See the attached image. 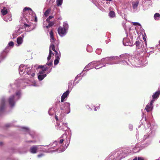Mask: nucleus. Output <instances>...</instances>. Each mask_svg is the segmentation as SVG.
I'll return each mask as SVG.
<instances>
[{
  "label": "nucleus",
  "instance_id": "1",
  "mask_svg": "<svg viewBox=\"0 0 160 160\" xmlns=\"http://www.w3.org/2000/svg\"><path fill=\"white\" fill-rule=\"evenodd\" d=\"M20 20L22 23H24V25H20L17 30V34H20L23 32L26 29V28H28L31 26V24L29 23V21L34 20L35 21H37V18L35 13L30 8L26 7L23 9L22 16L20 17Z\"/></svg>",
  "mask_w": 160,
  "mask_h": 160
},
{
  "label": "nucleus",
  "instance_id": "2",
  "mask_svg": "<svg viewBox=\"0 0 160 160\" xmlns=\"http://www.w3.org/2000/svg\"><path fill=\"white\" fill-rule=\"evenodd\" d=\"M31 69L30 67L24 65L23 64H21L20 65L19 68V73L20 75H22L25 73L27 75H29L31 78V79L25 78L26 80H28L30 81H32V77H33L35 75V72L32 70H31Z\"/></svg>",
  "mask_w": 160,
  "mask_h": 160
},
{
  "label": "nucleus",
  "instance_id": "3",
  "mask_svg": "<svg viewBox=\"0 0 160 160\" xmlns=\"http://www.w3.org/2000/svg\"><path fill=\"white\" fill-rule=\"evenodd\" d=\"M21 96L20 91H17L15 94L10 96L8 98V101L11 107L14 106L16 102L18 100Z\"/></svg>",
  "mask_w": 160,
  "mask_h": 160
},
{
  "label": "nucleus",
  "instance_id": "4",
  "mask_svg": "<svg viewBox=\"0 0 160 160\" xmlns=\"http://www.w3.org/2000/svg\"><path fill=\"white\" fill-rule=\"evenodd\" d=\"M64 116H55V119L57 121L58 120V118H59V120H60V122L58 123L57 122V124L58 126L57 128L58 129L60 130H62L64 131L65 129L68 128L67 127V123L64 120L61 119V118L63 117Z\"/></svg>",
  "mask_w": 160,
  "mask_h": 160
},
{
  "label": "nucleus",
  "instance_id": "5",
  "mask_svg": "<svg viewBox=\"0 0 160 160\" xmlns=\"http://www.w3.org/2000/svg\"><path fill=\"white\" fill-rule=\"evenodd\" d=\"M100 65L99 61H93L86 66L84 69L83 71H86L92 68H95L96 69H99L100 68Z\"/></svg>",
  "mask_w": 160,
  "mask_h": 160
},
{
  "label": "nucleus",
  "instance_id": "6",
  "mask_svg": "<svg viewBox=\"0 0 160 160\" xmlns=\"http://www.w3.org/2000/svg\"><path fill=\"white\" fill-rule=\"evenodd\" d=\"M50 36V41H51V45L49 47V52L50 54L51 53H52V55L54 56V54L52 51V50L53 51H55V46L56 45V43L55 41H56L55 39L54 36L53 35V32L52 31H51L49 33Z\"/></svg>",
  "mask_w": 160,
  "mask_h": 160
},
{
  "label": "nucleus",
  "instance_id": "7",
  "mask_svg": "<svg viewBox=\"0 0 160 160\" xmlns=\"http://www.w3.org/2000/svg\"><path fill=\"white\" fill-rule=\"evenodd\" d=\"M60 109L62 113H69L70 112V104L68 102L64 103L61 106Z\"/></svg>",
  "mask_w": 160,
  "mask_h": 160
},
{
  "label": "nucleus",
  "instance_id": "8",
  "mask_svg": "<svg viewBox=\"0 0 160 160\" xmlns=\"http://www.w3.org/2000/svg\"><path fill=\"white\" fill-rule=\"evenodd\" d=\"M53 56L52 55V53H51L50 54V53H49L48 56L47 58V60L48 62H47L46 64L43 66L44 67H46L48 68V70L50 69V71H49V72H50L52 69V60H50L51 57L52 56Z\"/></svg>",
  "mask_w": 160,
  "mask_h": 160
},
{
  "label": "nucleus",
  "instance_id": "9",
  "mask_svg": "<svg viewBox=\"0 0 160 160\" xmlns=\"http://www.w3.org/2000/svg\"><path fill=\"white\" fill-rule=\"evenodd\" d=\"M20 83V86H22L24 85V83H25V81L21 79L18 80L16 81L15 83L14 84L10 85L9 86V88L10 90H9V92H14V91L12 89V88H14L16 86H18V83Z\"/></svg>",
  "mask_w": 160,
  "mask_h": 160
},
{
  "label": "nucleus",
  "instance_id": "10",
  "mask_svg": "<svg viewBox=\"0 0 160 160\" xmlns=\"http://www.w3.org/2000/svg\"><path fill=\"white\" fill-rule=\"evenodd\" d=\"M160 95V91H158L156 92L153 94L152 95V99L150 102V105H152L153 103L159 97Z\"/></svg>",
  "mask_w": 160,
  "mask_h": 160
},
{
  "label": "nucleus",
  "instance_id": "11",
  "mask_svg": "<svg viewBox=\"0 0 160 160\" xmlns=\"http://www.w3.org/2000/svg\"><path fill=\"white\" fill-rule=\"evenodd\" d=\"M6 104V101L4 98H2L0 100V113L4 109Z\"/></svg>",
  "mask_w": 160,
  "mask_h": 160
},
{
  "label": "nucleus",
  "instance_id": "12",
  "mask_svg": "<svg viewBox=\"0 0 160 160\" xmlns=\"http://www.w3.org/2000/svg\"><path fill=\"white\" fill-rule=\"evenodd\" d=\"M58 32L61 37L64 36L67 33V30L62 27H59L58 29Z\"/></svg>",
  "mask_w": 160,
  "mask_h": 160
},
{
  "label": "nucleus",
  "instance_id": "13",
  "mask_svg": "<svg viewBox=\"0 0 160 160\" xmlns=\"http://www.w3.org/2000/svg\"><path fill=\"white\" fill-rule=\"evenodd\" d=\"M21 129L22 131L26 132H27L29 133L32 138H34L33 135L35 134V132L34 131H31L28 128L25 127H22Z\"/></svg>",
  "mask_w": 160,
  "mask_h": 160
},
{
  "label": "nucleus",
  "instance_id": "14",
  "mask_svg": "<svg viewBox=\"0 0 160 160\" xmlns=\"http://www.w3.org/2000/svg\"><path fill=\"white\" fill-rule=\"evenodd\" d=\"M38 68H42V70L39 71V73L38 74L39 75H44V72L48 70V68L46 67H44L42 65L38 67Z\"/></svg>",
  "mask_w": 160,
  "mask_h": 160
},
{
  "label": "nucleus",
  "instance_id": "15",
  "mask_svg": "<svg viewBox=\"0 0 160 160\" xmlns=\"http://www.w3.org/2000/svg\"><path fill=\"white\" fill-rule=\"evenodd\" d=\"M70 91L68 90L63 93L61 96V102H63L65 99L68 95Z\"/></svg>",
  "mask_w": 160,
  "mask_h": 160
},
{
  "label": "nucleus",
  "instance_id": "16",
  "mask_svg": "<svg viewBox=\"0 0 160 160\" xmlns=\"http://www.w3.org/2000/svg\"><path fill=\"white\" fill-rule=\"evenodd\" d=\"M39 146H34L30 148V151L31 153H36Z\"/></svg>",
  "mask_w": 160,
  "mask_h": 160
},
{
  "label": "nucleus",
  "instance_id": "17",
  "mask_svg": "<svg viewBox=\"0 0 160 160\" xmlns=\"http://www.w3.org/2000/svg\"><path fill=\"white\" fill-rule=\"evenodd\" d=\"M23 41V38L21 37H19L17 38V44L16 45L18 46L21 45Z\"/></svg>",
  "mask_w": 160,
  "mask_h": 160
},
{
  "label": "nucleus",
  "instance_id": "18",
  "mask_svg": "<svg viewBox=\"0 0 160 160\" xmlns=\"http://www.w3.org/2000/svg\"><path fill=\"white\" fill-rule=\"evenodd\" d=\"M53 51L55 52V58L60 59L61 57V53L59 51H57L55 49V51Z\"/></svg>",
  "mask_w": 160,
  "mask_h": 160
},
{
  "label": "nucleus",
  "instance_id": "19",
  "mask_svg": "<svg viewBox=\"0 0 160 160\" xmlns=\"http://www.w3.org/2000/svg\"><path fill=\"white\" fill-rule=\"evenodd\" d=\"M130 40L127 38H124L123 41V44L125 46L130 45Z\"/></svg>",
  "mask_w": 160,
  "mask_h": 160
},
{
  "label": "nucleus",
  "instance_id": "20",
  "mask_svg": "<svg viewBox=\"0 0 160 160\" xmlns=\"http://www.w3.org/2000/svg\"><path fill=\"white\" fill-rule=\"evenodd\" d=\"M64 138H67V134L66 133H64L60 138V139L59 140V142H58V144H62V143L64 141Z\"/></svg>",
  "mask_w": 160,
  "mask_h": 160
},
{
  "label": "nucleus",
  "instance_id": "21",
  "mask_svg": "<svg viewBox=\"0 0 160 160\" xmlns=\"http://www.w3.org/2000/svg\"><path fill=\"white\" fill-rule=\"evenodd\" d=\"M58 142L57 141H55L52 143H51L49 145V146L51 147V148H54L56 146L58 145Z\"/></svg>",
  "mask_w": 160,
  "mask_h": 160
},
{
  "label": "nucleus",
  "instance_id": "22",
  "mask_svg": "<svg viewBox=\"0 0 160 160\" xmlns=\"http://www.w3.org/2000/svg\"><path fill=\"white\" fill-rule=\"evenodd\" d=\"M4 20L6 22L10 21L12 20L11 16L10 15H8L6 17L3 18Z\"/></svg>",
  "mask_w": 160,
  "mask_h": 160
},
{
  "label": "nucleus",
  "instance_id": "23",
  "mask_svg": "<svg viewBox=\"0 0 160 160\" xmlns=\"http://www.w3.org/2000/svg\"><path fill=\"white\" fill-rule=\"evenodd\" d=\"M1 12L3 15H4L8 13L7 9L5 7H4L3 9L1 10Z\"/></svg>",
  "mask_w": 160,
  "mask_h": 160
},
{
  "label": "nucleus",
  "instance_id": "24",
  "mask_svg": "<svg viewBox=\"0 0 160 160\" xmlns=\"http://www.w3.org/2000/svg\"><path fill=\"white\" fill-rule=\"evenodd\" d=\"M154 19L156 20H159L160 19V14L158 13H156L154 16Z\"/></svg>",
  "mask_w": 160,
  "mask_h": 160
},
{
  "label": "nucleus",
  "instance_id": "25",
  "mask_svg": "<svg viewBox=\"0 0 160 160\" xmlns=\"http://www.w3.org/2000/svg\"><path fill=\"white\" fill-rule=\"evenodd\" d=\"M139 4L138 1L134 2H132V5L133 8L134 9L137 8Z\"/></svg>",
  "mask_w": 160,
  "mask_h": 160
},
{
  "label": "nucleus",
  "instance_id": "26",
  "mask_svg": "<svg viewBox=\"0 0 160 160\" xmlns=\"http://www.w3.org/2000/svg\"><path fill=\"white\" fill-rule=\"evenodd\" d=\"M46 76V74H44V75L38 74V79L40 81L42 80Z\"/></svg>",
  "mask_w": 160,
  "mask_h": 160
},
{
  "label": "nucleus",
  "instance_id": "27",
  "mask_svg": "<svg viewBox=\"0 0 160 160\" xmlns=\"http://www.w3.org/2000/svg\"><path fill=\"white\" fill-rule=\"evenodd\" d=\"M55 113V111L53 108H51L48 111V113L50 115H52Z\"/></svg>",
  "mask_w": 160,
  "mask_h": 160
},
{
  "label": "nucleus",
  "instance_id": "28",
  "mask_svg": "<svg viewBox=\"0 0 160 160\" xmlns=\"http://www.w3.org/2000/svg\"><path fill=\"white\" fill-rule=\"evenodd\" d=\"M152 106L150 105H150H147L145 109L148 112L152 110Z\"/></svg>",
  "mask_w": 160,
  "mask_h": 160
},
{
  "label": "nucleus",
  "instance_id": "29",
  "mask_svg": "<svg viewBox=\"0 0 160 160\" xmlns=\"http://www.w3.org/2000/svg\"><path fill=\"white\" fill-rule=\"evenodd\" d=\"M109 16L110 18H113L115 16V13L113 11H111L109 13Z\"/></svg>",
  "mask_w": 160,
  "mask_h": 160
},
{
  "label": "nucleus",
  "instance_id": "30",
  "mask_svg": "<svg viewBox=\"0 0 160 160\" xmlns=\"http://www.w3.org/2000/svg\"><path fill=\"white\" fill-rule=\"evenodd\" d=\"M6 56V53L4 51L0 54V59L1 60H2Z\"/></svg>",
  "mask_w": 160,
  "mask_h": 160
},
{
  "label": "nucleus",
  "instance_id": "31",
  "mask_svg": "<svg viewBox=\"0 0 160 160\" xmlns=\"http://www.w3.org/2000/svg\"><path fill=\"white\" fill-rule=\"evenodd\" d=\"M38 149H40V151L46 152H50L49 150H46L44 148H43V147L42 146H39L38 147Z\"/></svg>",
  "mask_w": 160,
  "mask_h": 160
},
{
  "label": "nucleus",
  "instance_id": "32",
  "mask_svg": "<svg viewBox=\"0 0 160 160\" xmlns=\"http://www.w3.org/2000/svg\"><path fill=\"white\" fill-rule=\"evenodd\" d=\"M63 2V0H57V6L58 7L61 6Z\"/></svg>",
  "mask_w": 160,
  "mask_h": 160
},
{
  "label": "nucleus",
  "instance_id": "33",
  "mask_svg": "<svg viewBox=\"0 0 160 160\" xmlns=\"http://www.w3.org/2000/svg\"><path fill=\"white\" fill-rule=\"evenodd\" d=\"M49 23L48 25H47L45 26V27L47 28H48L49 27H51L54 24V23L53 22H47Z\"/></svg>",
  "mask_w": 160,
  "mask_h": 160
},
{
  "label": "nucleus",
  "instance_id": "34",
  "mask_svg": "<svg viewBox=\"0 0 160 160\" xmlns=\"http://www.w3.org/2000/svg\"><path fill=\"white\" fill-rule=\"evenodd\" d=\"M90 108L91 110L93 109H94L95 111H96L98 110H99V106L95 107V106H91V107H89Z\"/></svg>",
  "mask_w": 160,
  "mask_h": 160
},
{
  "label": "nucleus",
  "instance_id": "35",
  "mask_svg": "<svg viewBox=\"0 0 160 160\" xmlns=\"http://www.w3.org/2000/svg\"><path fill=\"white\" fill-rule=\"evenodd\" d=\"M68 25L67 22H64L63 23V27H62L64 29H65L66 30L68 28Z\"/></svg>",
  "mask_w": 160,
  "mask_h": 160
},
{
  "label": "nucleus",
  "instance_id": "36",
  "mask_svg": "<svg viewBox=\"0 0 160 160\" xmlns=\"http://www.w3.org/2000/svg\"><path fill=\"white\" fill-rule=\"evenodd\" d=\"M50 12V10L49 9H48L44 12V15L46 17H47L48 16L49 14V13Z\"/></svg>",
  "mask_w": 160,
  "mask_h": 160
},
{
  "label": "nucleus",
  "instance_id": "37",
  "mask_svg": "<svg viewBox=\"0 0 160 160\" xmlns=\"http://www.w3.org/2000/svg\"><path fill=\"white\" fill-rule=\"evenodd\" d=\"M94 4L95 5L98 7V8H99V3L98 2V1L96 0H95V1H94Z\"/></svg>",
  "mask_w": 160,
  "mask_h": 160
},
{
  "label": "nucleus",
  "instance_id": "38",
  "mask_svg": "<svg viewBox=\"0 0 160 160\" xmlns=\"http://www.w3.org/2000/svg\"><path fill=\"white\" fill-rule=\"evenodd\" d=\"M60 59L55 58L54 61V64L55 65H57L59 62V60Z\"/></svg>",
  "mask_w": 160,
  "mask_h": 160
},
{
  "label": "nucleus",
  "instance_id": "39",
  "mask_svg": "<svg viewBox=\"0 0 160 160\" xmlns=\"http://www.w3.org/2000/svg\"><path fill=\"white\" fill-rule=\"evenodd\" d=\"M54 18L53 16H50L48 18L46 21L47 22H49L50 21V20L51 19L53 18Z\"/></svg>",
  "mask_w": 160,
  "mask_h": 160
},
{
  "label": "nucleus",
  "instance_id": "40",
  "mask_svg": "<svg viewBox=\"0 0 160 160\" xmlns=\"http://www.w3.org/2000/svg\"><path fill=\"white\" fill-rule=\"evenodd\" d=\"M8 46L10 47H12L14 45V43L12 41H11L8 44Z\"/></svg>",
  "mask_w": 160,
  "mask_h": 160
},
{
  "label": "nucleus",
  "instance_id": "41",
  "mask_svg": "<svg viewBox=\"0 0 160 160\" xmlns=\"http://www.w3.org/2000/svg\"><path fill=\"white\" fill-rule=\"evenodd\" d=\"M72 83V81H71L69 82L68 83V87L69 88H71V85Z\"/></svg>",
  "mask_w": 160,
  "mask_h": 160
},
{
  "label": "nucleus",
  "instance_id": "42",
  "mask_svg": "<svg viewBox=\"0 0 160 160\" xmlns=\"http://www.w3.org/2000/svg\"><path fill=\"white\" fill-rule=\"evenodd\" d=\"M68 140L67 139V142H66V144H67V145L66 146V147H68V146L69 144V143H70V138H68Z\"/></svg>",
  "mask_w": 160,
  "mask_h": 160
},
{
  "label": "nucleus",
  "instance_id": "43",
  "mask_svg": "<svg viewBox=\"0 0 160 160\" xmlns=\"http://www.w3.org/2000/svg\"><path fill=\"white\" fill-rule=\"evenodd\" d=\"M132 24L134 26H140V24L137 22H133L132 23Z\"/></svg>",
  "mask_w": 160,
  "mask_h": 160
},
{
  "label": "nucleus",
  "instance_id": "44",
  "mask_svg": "<svg viewBox=\"0 0 160 160\" xmlns=\"http://www.w3.org/2000/svg\"><path fill=\"white\" fill-rule=\"evenodd\" d=\"M136 46H138L140 44V42L139 41H137L135 42Z\"/></svg>",
  "mask_w": 160,
  "mask_h": 160
},
{
  "label": "nucleus",
  "instance_id": "45",
  "mask_svg": "<svg viewBox=\"0 0 160 160\" xmlns=\"http://www.w3.org/2000/svg\"><path fill=\"white\" fill-rule=\"evenodd\" d=\"M90 46H89V45H88V47H87V51L88 52H91L92 51V49H91V50H88V48H90Z\"/></svg>",
  "mask_w": 160,
  "mask_h": 160
},
{
  "label": "nucleus",
  "instance_id": "46",
  "mask_svg": "<svg viewBox=\"0 0 160 160\" xmlns=\"http://www.w3.org/2000/svg\"><path fill=\"white\" fill-rule=\"evenodd\" d=\"M80 77V74H78L75 77V81L78 78H79Z\"/></svg>",
  "mask_w": 160,
  "mask_h": 160
},
{
  "label": "nucleus",
  "instance_id": "47",
  "mask_svg": "<svg viewBox=\"0 0 160 160\" xmlns=\"http://www.w3.org/2000/svg\"><path fill=\"white\" fill-rule=\"evenodd\" d=\"M12 126V125L11 123H8L6 125V126L7 127H9Z\"/></svg>",
  "mask_w": 160,
  "mask_h": 160
},
{
  "label": "nucleus",
  "instance_id": "48",
  "mask_svg": "<svg viewBox=\"0 0 160 160\" xmlns=\"http://www.w3.org/2000/svg\"><path fill=\"white\" fill-rule=\"evenodd\" d=\"M96 53L98 54H99V49H97L96 51Z\"/></svg>",
  "mask_w": 160,
  "mask_h": 160
},
{
  "label": "nucleus",
  "instance_id": "49",
  "mask_svg": "<svg viewBox=\"0 0 160 160\" xmlns=\"http://www.w3.org/2000/svg\"><path fill=\"white\" fill-rule=\"evenodd\" d=\"M44 156V154H40L38 155V158H40L42 157V156Z\"/></svg>",
  "mask_w": 160,
  "mask_h": 160
},
{
  "label": "nucleus",
  "instance_id": "50",
  "mask_svg": "<svg viewBox=\"0 0 160 160\" xmlns=\"http://www.w3.org/2000/svg\"><path fill=\"white\" fill-rule=\"evenodd\" d=\"M138 160H144L143 158L141 157H138Z\"/></svg>",
  "mask_w": 160,
  "mask_h": 160
},
{
  "label": "nucleus",
  "instance_id": "51",
  "mask_svg": "<svg viewBox=\"0 0 160 160\" xmlns=\"http://www.w3.org/2000/svg\"><path fill=\"white\" fill-rule=\"evenodd\" d=\"M143 40L145 42H146V40L145 38H143Z\"/></svg>",
  "mask_w": 160,
  "mask_h": 160
},
{
  "label": "nucleus",
  "instance_id": "52",
  "mask_svg": "<svg viewBox=\"0 0 160 160\" xmlns=\"http://www.w3.org/2000/svg\"><path fill=\"white\" fill-rule=\"evenodd\" d=\"M79 82V81H78L77 82H76V83L74 85H75L77 84Z\"/></svg>",
  "mask_w": 160,
  "mask_h": 160
},
{
  "label": "nucleus",
  "instance_id": "53",
  "mask_svg": "<svg viewBox=\"0 0 160 160\" xmlns=\"http://www.w3.org/2000/svg\"><path fill=\"white\" fill-rule=\"evenodd\" d=\"M133 160H137V157H136L135 158H134Z\"/></svg>",
  "mask_w": 160,
  "mask_h": 160
},
{
  "label": "nucleus",
  "instance_id": "54",
  "mask_svg": "<svg viewBox=\"0 0 160 160\" xmlns=\"http://www.w3.org/2000/svg\"><path fill=\"white\" fill-rule=\"evenodd\" d=\"M32 30V29H30V30H28V29H27V30L28 31H31V30Z\"/></svg>",
  "mask_w": 160,
  "mask_h": 160
},
{
  "label": "nucleus",
  "instance_id": "55",
  "mask_svg": "<svg viewBox=\"0 0 160 160\" xmlns=\"http://www.w3.org/2000/svg\"><path fill=\"white\" fill-rule=\"evenodd\" d=\"M24 35H24V34H22V36L23 37L24 36Z\"/></svg>",
  "mask_w": 160,
  "mask_h": 160
},
{
  "label": "nucleus",
  "instance_id": "56",
  "mask_svg": "<svg viewBox=\"0 0 160 160\" xmlns=\"http://www.w3.org/2000/svg\"><path fill=\"white\" fill-rule=\"evenodd\" d=\"M125 55H121V57H122L123 56H125Z\"/></svg>",
  "mask_w": 160,
  "mask_h": 160
},
{
  "label": "nucleus",
  "instance_id": "57",
  "mask_svg": "<svg viewBox=\"0 0 160 160\" xmlns=\"http://www.w3.org/2000/svg\"><path fill=\"white\" fill-rule=\"evenodd\" d=\"M2 142H0V145H1L2 144Z\"/></svg>",
  "mask_w": 160,
  "mask_h": 160
},
{
  "label": "nucleus",
  "instance_id": "58",
  "mask_svg": "<svg viewBox=\"0 0 160 160\" xmlns=\"http://www.w3.org/2000/svg\"><path fill=\"white\" fill-rule=\"evenodd\" d=\"M107 1H111L112 0H106Z\"/></svg>",
  "mask_w": 160,
  "mask_h": 160
},
{
  "label": "nucleus",
  "instance_id": "59",
  "mask_svg": "<svg viewBox=\"0 0 160 160\" xmlns=\"http://www.w3.org/2000/svg\"><path fill=\"white\" fill-rule=\"evenodd\" d=\"M64 151V150H62V151H61V152H62Z\"/></svg>",
  "mask_w": 160,
  "mask_h": 160
},
{
  "label": "nucleus",
  "instance_id": "60",
  "mask_svg": "<svg viewBox=\"0 0 160 160\" xmlns=\"http://www.w3.org/2000/svg\"><path fill=\"white\" fill-rule=\"evenodd\" d=\"M159 44H160V40L159 41Z\"/></svg>",
  "mask_w": 160,
  "mask_h": 160
},
{
  "label": "nucleus",
  "instance_id": "61",
  "mask_svg": "<svg viewBox=\"0 0 160 160\" xmlns=\"http://www.w3.org/2000/svg\"><path fill=\"white\" fill-rule=\"evenodd\" d=\"M145 43H146V45H147V42H145Z\"/></svg>",
  "mask_w": 160,
  "mask_h": 160
},
{
  "label": "nucleus",
  "instance_id": "62",
  "mask_svg": "<svg viewBox=\"0 0 160 160\" xmlns=\"http://www.w3.org/2000/svg\"><path fill=\"white\" fill-rule=\"evenodd\" d=\"M45 146V147H46V146H47V147H48V146Z\"/></svg>",
  "mask_w": 160,
  "mask_h": 160
},
{
  "label": "nucleus",
  "instance_id": "63",
  "mask_svg": "<svg viewBox=\"0 0 160 160\" xmlns=\"http://www.w3.org/2000/svg\"><path fill=\"white\" fill-rule=\"evenodd\" d=\"M14 34H13V38H14Z\"/></svg>",
  "mask_w": 160,
  "mask_h": 160
}]
</instances>
